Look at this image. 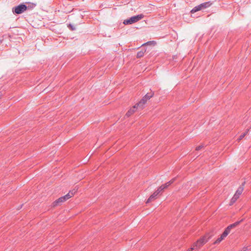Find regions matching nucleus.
Listing matches in <instances>:
<instances>
[{"instance_id": "f257e3e1", "label": "nucleus", "mask_w": 251, "mask_h": 251, "mask_svg": "<svg viewBox=\"0 0 251 251\" xmlns=\"http://www.w3.org/2000/svg\"><path fill=\"white\" fill-rule=\"evenodd\" d=\"M212 236L209 233H207L199 239L193 245L195 248H200L206 243L211 238Z\"/></svg>"}, {"instance_id": "f03ea898", "label": "nucleus", "mask_w": 251, "mask_h": 251, "mask_svg": "<svg viewBox=\"0 0 251 251\" xmlns=\"http://www.w3.org/2000/svg\"><path fill=\"white\" fill-rule=\"evenodd\" d=\"M144 17V15L142 14L133 16L128 19L125 20L123 22V24L125 25H131L141 20Z\"/></svg>"}, {"instance_id": "7ed1b4c3", "label": "nucleus", "mask_w": 251, "mask_h": 251, "mask_svg": "<svg viewBox=\"0 0 251 251\" xmlns=\"http://www.w3.org/2000/svg\"><path fill=\"white\" fill-rule=\"evenodd\" d=\"M29 7V6H27L24 3H21L20 4L13 7L12 12L14 14H21L25 11Z\"/></svg>"}, {"instance_id": "20e7f679", "label": "nucleus", "mask_w": 251, "mask_h": 251, "mask_svg": "<svg viewBox=\"0 0 251 251\" xmlns=\"http://www.w3.org/2000/svg\"><path fill=\"white\" fill-rule=\"evenodd\" d=\"M154 95V92L152 91L151 92L147 93L146 95L142 99V100L137 103V106H139V108L141 109L144 108V105L147 101L148 100L150 99L151 97H153Z\"/></svg>"}, {"instance_id": "39448f33", "label": "nucleus", "mask_w": 251, "mask_h": 251, "mask_svg": "<svg viewBox=\"0 0 251 251\" xmlns=\"http://www.w3.org/2000/svg\"><path fill=\"white\" fill-rule=\"evenodd\" d=\"M70 192H69L67 194L65 195V196H62L57 199L56 201H55L53 203V205L54 206H58L59 205H61L63 202L66 201L67 200L71 198V195H70Z\"/></svg>"}, {"instance_id": "423d86ee", "label": "nucleus", "mask_w": 251, "mask_h": 251, "mask_svg": "<svg viewBox=\"0 0 251 251\" xmlns=\"http://www.w3.org/2000/svg\"><path fill=\"white\" fill-rule=\"evenodd\" d=\"M162 191L158 188V189L154 192L147 200L146 203H149L155 199L156 198L157 195L161 192Z\"/></svg>"}, {"instance_id": "0eeeda50", "label": "nucleus", "mask_w": 251, "mask_h": 251, "mask_svg": "<svg viewBox=\"0 0 251 251\" xmlns=\"http://www.w3.org/2000/svg\"><path fill=\"white\" fill-rule=\"evenodd\" d=\"M213 3V2L211 1H206L200 4L201 10H204L210 7Z\"/></svg>"}, {"instance_id": "6e6552de", "label": "nucleus", "mask_w": 251, "mask_h": 251, "mask_svg": "<svg viewBox=\"0 0 251 251\" xmlns=\"http://www.w3.org/2000/svg\"><path fill=\"white\" fill-rule=\"evenodd\" d=\"M176 178H174L172 179L171 180L169 181L167 183L162 184L161 186L159 187V188L161 190H163L164 189L167 188L169 185H170L171 184L174 183V182L175 181Z\"/></svg>"}, {"instance_id": "1a4fd4ad", "label": "nucleus", "mask_w": 251, "mask_h": 251, "mask_svg": "<svg viewBox=\"0 0 251 251\" xmlns=\"http://www.w3.org/2000/svg\"><path fill=\"white\" fill-rule=\"evenodd\" d=\"M139 107V106H137V104H136L135 105L133 106L132 108H131L130 109L128 110V111L126 112V117H129L132 114H133L136 110V109Z\"/></svg>"}, {"instance_id": "9d476101", "label": "nucleus", "mask_w": 251, "mask_h": 251, "mask_svg": "<svg viewBox=\"0 0 251 251\" xmlns=\"http://www.w3.org/2000/svg\"><path fill=\"white\" fill-rule=\"evenodd\" d=\"M245 184V181L243 182L242 184L238 188L237 190H236L235 195H237L239 197L241 195V194L243 192V191L244 190V186Z\"/></svg>"}, {"instance_id": "9b49d317", "label": "nucleus", "mask_w": 251, "mask_h": 251, "mask_svg": "<svg viewBox=\"0 0 251 251\" xmlns=\"http://www.w3.org/2000/svg\"><path fill=\"white\" fill-rule=\"evenodd\" d=\"M243 219H241L240 221H237L236 222H235L233 224H230L228 226L230 228V229H232L233 228H234L236 226H238L241 222H242L243 221Z\"/></svg>"}, {"instance_id": "f8f14e48", "label": "nucleus", "mask_w": 251, "mask_h": 251, "mask_svg": "<svg viewBox=\"0 0 251 251\" xmlns=\"http://www.w3.org/2000/svg\"><path fill=\"white\" fill-rule=\"evenodd\" d=\"M201 10L200 4L195 6L190 11L191 14H193L197 11Z\"/></svg>"}, {"instance_id": "ddd939ff", "label": "nucleus", "mask_w": 251, "mask_h": 251, "mask_svg": "<svg viewBox=\"0 0 251 251\" xmlns=\"http://www.w3.org/2000/svg\"><path fill=\"white\" fill-rule=\"evenodd\" d=\"M239 198V197L238 196H237V195L234 194L233 197L232 198V199L230 200L229 205H231L233 204V203H234L236 202V201L237 200V199Z\"/></svg>"}, {"instance_id": "4468645a", "label": "nucleus", "mask_w": 251, "mask_h": 251, "mask_svg": "<svg viewBox=\"0 0 251 251\" xmlns=\"http://www.w3.org/2000/svg\"><path fill=\"white\" fill-rule=\"evenodd\" d=\"M145 52H146V50H142L138 51L137 53V56H136L137 58H140V57L143 56Z\"/></svg>"}, {"instance_id": "2eb2a0df", "label": "nucleus", "mask_w": 251, "mask_h": 251, "mask_svg": "<svg viewBox=\"0 0 251 251\" xmlns=\"http://www.w3.org/2000/svg\"><path fill=\"white\" fill-rule=\"evenodd\" d=\"M249 131V129H247L245 132L242 133L239 137L238 140L240 141V140H242L247 135V134L248 133Z\"/></svg>"}, {"instance_id": "dca6fc26", "label": "nucleus", "mask_w": 251, "mask_h": 251, "mask_svg": "<svg viewBox=\"0 0 251 251\" xmlns=\"http://www.w3.org/2000/svg\"><path fill=\"white\" fill-rule=\"evenodd\" d=\"M156 44V42L155 41H150L144 43L142 45H155Z\"/></svg>"}, {"instance_id": "f3484780", "label": "nucleus", "mask_w": 251, "mask_h": 251, "mask_svg": "<svg viewBox=\"0 0 251 251\" xmlns=\"http://www.w3.org/2000/svg\"><path fill=\"white\" fill-rule=\"evenodd\" d=\"M68 27L72 31H74L76 29V28L75 27V26L71 24H69L68 25Z\"/></svg>"}, {"instance_id": "a211bd4d", "label": "nucleus", "mask_w": 251, "mask_h": 251, "mask_svg": "<svg viewBox=\"0 0 251 251\" xmlns=\"http://www.w3.org/2000/svg\"><path fill=\"white\" fill-rule=\"evenodd\" d=\"M229 233L227 232V231H226L224 230L223 233L221 235L220 237L222 238L223 240L226 237Z\"/></svg>"}, {"instance_id": "6ab92c4d", "label": "nucleus", "mask_w": 251, "mask_h": 251, "mask_svg": "<svg viewBox=\"0 0 251 251\" xmlns=\"http://www.w3.org/2000/svg\"><path fill=\"white\" fill-rule=\"evenodd\" d=\"M229 233L227 232V231H226L224 230L223 233L221 235L220 237L222 238L223 240L226 237Z\"/></svg>"}, {"instance_id": "aec40b11", "label": "nucleus", "mask_w": 251, "mask_h": 251, "mask_svg": "<svg viewBox=\"0 0 251 251\" xmlns=\"http://www.w3.org/2000/svg\"><path fill=\"white\" fill-rule=\"evenodd\" d=\"M229 233L227 232V231H226L224 230L223 233L221 235L220 237L222 238L223 240L226 237Z\"/></svg>"}, {"instance_id": "412c9836", "label": "nucleus", "mask_w": 251, "mask_h": 251, "mask_svg": "<svg viewBox=\"0 0 251 251\" xmlns=\"http://www.w3.org/2000/svg\"><path fill=\"white\" fill-rule=\"evenodd\" d=\"M223 240L222 238L219 237L218 238L214 243V244H217L220 243Z\"/></svg>"}, {"instance_id": "4be33fe9", "label": "nucleus", "mask_w": 251, "mask_h": 251, "mask_svg": "<svg viewBox=\"0 0 251 251\" xmlns=\"http://www.w3.org/2000/svg\"><path fill=\"white\" fill-rule=\"evenodd\" d=\"M28 6H29V8L27 9H32V8H33L34 7H35L36 4L32 3L31 4H29Z\"/></svg>"}, {"instance_id": "5701e85b", "label": "nucleus", "mask_w": 251, "mask_h": 251, "mask_svg": "<svg viewBox=\"0 0 251 251\" xmlns=\"http://www.w3.org/2000/svg\"><path fill=\"white\" fill-rule=\"evenodd\" d=\"M203 145H200V146H199L198 147H196V150L197 151H199L201 149H202V148H203Z\"/></svg>"}, {"instance_id": "b1692460", "label": "nucleus", "mask_w": 251, "mask_h": 251, "mask_svg": "<svg viewBox=\"0 0 251 251\" xmlns=\"http://www.w3.org/2000/svg\"><path fill=\"white\" fill-rule=\"evenodd\" d=\"M231 229H230L228 226H227L225 229V231H227V233H229Z\"/></svg>"}, {"instance_id": "393cba45", "label": "nucleus", "mask_w": 251, "mask_h": 251, "mask_svg": "<svg viewBox=\"0 0 251 251\" xmlns=\"http://www.w3.org/2000/svg\"><path fill=\"white\" fill-rule=\"evenodd\" d=\"M248 250V247H244L241 251H247Z\"/></svg>"}, {"instance_id": "a878e982", "label": "nucleus", "mask_w": 251, "mask_h": 251, "mask_svg": "<svg viewBox=\"0 0 251 251\" xmlns=\"http://www.w3.org/2000/svg\"><path fill=\"white\" fill-rule=\"evenodd\" d=\"M69 192H70V195H71V198L74 196V194L75 193V191L73 192V191H70Z\"/></svg>"}, {"instance_id": "bb28decb", "label": "nucleus", "mask_w": 251, "mask_h": 251, "mask_svg": "<svg viewBox=\"0 0 251 251\" xmlns=\"http://www.w3.org/2000/svg\"><path fill=\"white\" fill-rule=\"evenodd\" d=\"M194 249V248L193 247H191L189 249L187 250V251H192Z\"/></svg>"}, {"instance_id": "cd10ccee", "label": "nucleus", "mask_w": 251, "mask_h": 251, "mask_svg": "<svg viewBox=\"0 0 251 251\" xmlns=\"http://www.w3.org/2000/svg\"><path fill=\"white\" fill-rule=\"evenodd\" d=\"M22 206H23V204H22V205H20V207L18 208V209H20V208H22Z\"/></svg>"}, {"instance_id": "c85d7f7f", "label": "nucleus", "mask_w": 251, "mask_h": 251, "mask_svg": "<svg viewBox=\"0 0 251 251\" xmlns=\"http://www.w3.org/2000/svg\"><path fill=\"white\" fill-rule=\"evenodd\" d=\"M0 43H1V41H0Z\"/></svg>"}, {"instance_id": "c756f323", "label": "nucleus", "mask_w": 251, "mask_h": 251, "mask_svg": "<svg viewBox=\"0 0 251 251\" xmlns=\"http://www.w3.org/2000/svg\"><path fill=\"white\" fill-rule=\"evenodd\" d=\"M0 43H1V41H0Z\"/></svg>"}, {"instance_id": "7c9ffc66", "label": "nucleus", "mask_w": 251, "mask_h": 251, "mask_svg": "<svg viewBox=\"0 0 251 251\" xmlns=\"http://www.w3.org/2000/svg\"><path fill=\"white\" fill-rule=\"evenodd\" d=\"M0 43H1V41H0Z\"/></svg>"}]
</instances>
